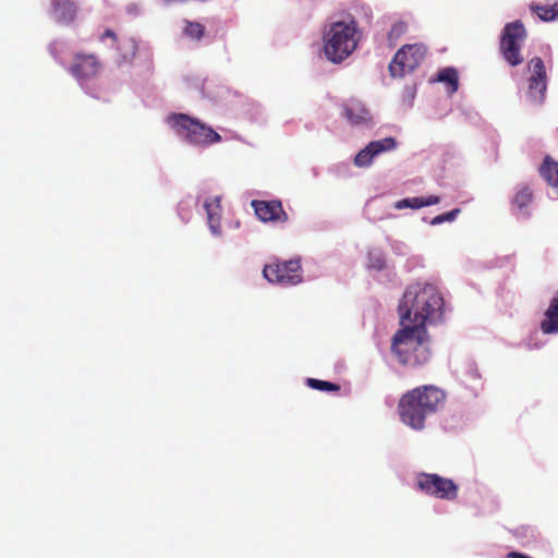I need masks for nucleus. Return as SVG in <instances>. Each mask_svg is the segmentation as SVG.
Masks as SVG:
<instances>
[{
	"mask_svg": "<svg viewBox=\"0 0 558 558\" xmlns=\"http://www.w3.org/2000/svg\"><path fill=\"white\" fill-rule=\"evenodd\" d=\"M444 299L433 284L416 283L409 287L399 303L398 312L400 324L425 328L426 323H434L441 318Z\"/></svg>",
	"mask_w": 558,
	"mask_h": 558,
	"instance_id": "1",
	"label": "nucleus"
},
{
	"mask_svg": "<svg viewBox=\"0 0 558 558\" xmlns=\"http://www.w3.org/2000/svg\"><path fill=\"white\" fill-rule=\"evenodd\" d=\"M446 401V392L434 385H423L403 393L398 402V414L403 424L422 430L426 420L436 414Z\"/></svg>",
	"mask_w": 558,
	"mask_h": 558,
	"instance_id": "2",
	"label": "nucleus"
},
{
	"mask_svg": "<svg viewBox=\"0 0 558 558\" xmlns=\"http://www.w3.org/2000/svg\"><path fill=\"white\" fill-rule=\"evenodd\" d=\"M391 350L403 365L418 366L427 363L430 350L426 328L405 325L395 333Z\"/></svg>",
	"mask_w": 558,
	"mask_h": 558,
	"instance_id": "3",
	"label": "nucleus"
},
{
	"mask_svg": "<svg viewBox=\"0 0 558 558\" xmlns=\"http://www.w3.org/2000/svg\"><path fill=\"white\" fill-rule=\"evenodd\" d=\"M323 39L326 58L333 63H340L357 47L360 40L357 22L354 19L333 22L325 31Z\"/></svg>",
	"mask_w": 558,
	"mask_h": 558,
	"instance_id": "4",
	"label": "nucleus"
},
{
	"mask_svg": "<svg viewBox=\"0 0 558 558\" xmlns=\"http://www.w3.org/2000/svg\"><path fill=\"white\" fill-rule=\"evenodd\" d=\"M169 120L178 135L191 144L208 146L221 141V136L214 129L187 114L174 113Z\"/></svg>",
	"mask_w": 558,
	"mask_h": 558,
	"instance_id": "5",
	"label": "nucleus"
},
{
	"mask_svg": "<svg viewBox=\"0 0 558 558\" xmlns=\"http://www.w3.org/2000/svg\"><path fill=\"white\" fill-rule=\"evenodd\" d=\"M427 47L424 44L403 45L389 63V72L393 77H403L413 72L426 58Z\"/></svg>",
	"mask_w": 558,
	"mask_h": 558,
	"instance_id": "6",
	"label": "nucleus"
},
{
	"mask_svg": "<svg viewBox=\"0 0 558 558\" xmlns=\"http://www.w3.org/2000/svg\"><path fill=\"white\" fill-rule=\"evenodd\" d=\"M525 37L526 31L521 21L508 23L504 27L500 39V52L511 66H517L523 62L521 43Z\"/></svg>",
	"mask_w": 558,
	"mask_h": 558,
	"instance_id": "7",
	"label": "nucleus"
},
{
	"mask_svg": "<svg viewBox=\"0 0 558 558\" xmlns=\"http://www.w3.org/2000/svg\"><path fill=\"white\" fill-rule=\"evenodd\" d=\"M416 486L422 493L445 500H454L459 489L452 480L435 473L417 474Z\"/></svg>",
	"mask_w": 558,
	"mask_h": 558,
	"instance_id": "8",
	"label": "nucleus"
},
{
	"mask_svg": "<svg viewBox=\"0 0 558 558\" xmlns=\"http://www.w3.org/2000/svg\"><path fill=\"white\" fill-rule=\"evenodd\" d=\"M263 275L271 283L294 286L302 281L301 263L299 259L274 262L264 267Z\"/></svg>",
	"mask_w": 558,
	"mask_h": 558,
	"instance_id": "9",
	"label": "nucleus"
},
{
	"mask_svg": "<svg viewBox=\"0 0 558 558\" xmlns=\"http://www.w3.org/2000/svg\"><path fill=\"white\" fill-rule=\"evenodd\" d=\"M68 71L76 81L84 83L101 73L102 63L95 53L76 52Z\"/></svg>",
	"mask_w": 558,
	"mask_h": 558,
	"instance_id": "10",
	"label": "nucleus"
},
{
	"mask_svg": "<svg viewBox=\"0 0 558 558\" xmlns=\"http://www.w3.org/2000/svg\"><path fill=\"white\" fill-rule=\"evenodd\" d=\"M527 68L531 73L527 80V96L534 104H542L547 90V73L544 61L539 57H534L529 61Z\"/></svg>",
	"mask_w": 558,
	"mask_h": 558,
	"instance_id": "11",
	"label": "nucleus"
},
{
	"mask_svg": "<svg viewBox=\"0 0 558 558\" xmlns=\"http://www.w3.org/2000/svg\"><path fill=\"white\" fill-rule=\"evenodd\" d=\"M255 215L263 222L268 223H286L289 219L280 201H259L254 199L251 203Z\"/></svg>",
	"mask_w": 558,
	"mask_h": 558,
	"instance_id": "12",
	"label": "nucleus"
},
{
	"mask_svg": "<svg viewBox=\"0 0 558 558\" xmlns=\"http://www.w3.org/2000/svg\"><path fill=\"white\" fill-rule=\"evenodd\" d=\"M396 147L397 142L393 137L373 141L356 154L354 165L356 167H368L376 156L385 151L393 150Z\"/></svg>",
	"mask_w": 558,
	"mask_h": 558,
	"instance_id": "13",
	"label": "nucleus"
},
{
	"mask_svg": "<svg viewBox=\"0 0 558 558\" xmlns=\"http://www.w3.org/2000/svg\"><path fill=\"white\" fill-rule=\"evenodd\" d=\"M78 8L73 0H51V15L62 24H71L77 14Z\"/></svg>",
	"mask_w": 558,
	"mask_h": 558,
	"instance_id": "14",
	"label": "nucleus"
},
{
	"mask_svg": "<svg viewBox=\"0 0 558 558\" xmlns=\"http://www.w3.org/2000/svg\"><path fill=\"white\" fill-rule=\"evenodd\" d=\"M541 330L545 335L558 333V291L549 302L541 322Z\"/></svg>",
	"mask_w": 558,
	"mask_h": 558,
	"instance_id": "15",
	"label": "nucleus"
},
{
	"mask_svg": "<svg viewBox=\"0 0 558 558\" xmlns=\"http://www.w3.org/2000/svg\"><path fill=\"white\" fill-rule=\"evenodd\" d=\"M204 208L207 214L208 226L214 234L220 233L221 204L220 197H211L205 201Z\"/></svg>",
	"mask_w": 558,
	"mask_h": 558,
	"instance_id": "16",
	"label": "nucleus"
},
{
	"mask_svg": "<svg viewBox=\"0 0 558 558\" xmlns=\"http://www.w3.org/2000/svg\"><path fill=\"white\" fill-rule=\"evenodd\" d=\"M539 174L558 193V162L546 156L539 167Z\"/></svg>",
	"mask_w": 558,
	"mask_h": 558,
	"instance_id": "17",
	"label": "nucleus"
},
{
	"mask_svg": "<svg viewBox=\"0 0 558 558\" xmlns=\"http://www.w3.org/2000/svg\"><path fill=\"white\" fill-rule=\"evenodd\" d=\"M530 9L544 22L558 19V0H547L544 4L531 3Z\"/></svg>",
	"mask_w": 558,
	"mask_h": 558,
	"instance_id": "18",
	"label": "nucleus"
},
{
	"mask_svg": "<svg viewBox=\"0 0 558 558\" xmlns=\"http://www.w3.org/2000/svg\"><path fill=\"white\" fill-rule=\"evenodd\" d=\"M440 202L439 196L436 195H429L427 197H412V198H403L395 204L396 209H403V208H412V209H418L425 206H432L436 205Z\"/></svg>",
	"mask_w": 558,
	"mask_h": 558,
	"instance_id": "19",
	"label": "nucleus"
},
{
	"mask_svg": "<svg viewBox=\"0 0 558 558\" xmlns=\"http://www.w3.org/2000/svg\"><path fill=\"white\" fill-rule=\"evenodd\" d=\"M533 201V192L526 184H521L518 186L517 192L512 198V205L518 207V209L525 216L529 217V213L525 208Z\"/></svg>",
	"mask_w": 558,
	"mask_h": 558,
	"instance_id": "20",
	"label": "nucleus"
},
{
	"mask_svg": "<svg viewBox=\"0 0 558 558\" xmlns=\"http://www.w3.org/2000/svg\"><path fill=\"white\" fill-rule=\"evenodd\" d=\"M435 81L448 84L449 94L456 93L459 88L458 72L453 68L441 69Z\"/></svg>",
	"mask_w": 558,
	"mask_h": 558,
	"instance_id": "21",
	"label": "nucleus"
},
{
	"mask_svg": "<svg viewBox=\"0 0 558 558\" xmlns=\"http://www.w3.org/2000/svg\"><path fill=\"white\" fill-rule=\"evenodd\" d=\"M306 384L312 389L320 390V391H339L340 386L330 381L320 380L316 378H308Z\"/></svg>",
	"mask_w": 558,
	"mask_h": 558,
	"instance_id": "22",
	"label": "nucleus"
},
{
	"mask_svg": "<svg viewBox=\"0 0 558 558\" xmlns=\"http://www.w3.org/2000/svg\"><path fill=\"white\" fill-rule=\"evenodd\" d=\"M204 33H205V27L203 24H201L198 22L186 21V25L184 27V34L187 37H190L192 39L199 40L204 36Z\"/></svg>",
	"mask_w": 558,
	"mask_h": 558,
	"instance_id": "23",
	"label": "nucleus"
},
{
	"mask_svg": "<svg viewBox=\"0 0 558 558\" xmlns=\"http://www.w3.org/2000/svg\"><path fill=\"white\" fill-rule=\"evenodd\" d=\"M407 31V24L403 22H399L392 25L390 32L388 33V40L391 43L392 40H397L400 38Z\"/></svg>",
	"mask_w": 558,
	"mask_h": 558,
	"instance_id": "24",
	"label": "nucleus"
},
{
	"mask_svg": "<svg viewBox=\"0 0 558 558\" xmlns=\"http://www.w3.org/2000/svg\"><path fill=\"white\" fill-rule=\"evenodd\" d=\"M459 213H460V209L454 208L448 213H445V214L434 217L430 223L435 226V225H440L446 221H452L456 219V217L458 216Z\"/></svg>",
	"mask_w": 558,
	"mask_h": 558,
	"instance_id": "25",
	"label": "nucleus"
},
{
	"mask_svg": "<svg viewBox=\"0 0 558 558\" xmlns=\"http://www.w3.org/2000/svg\"><path fill=\"white\" fill-rule=\"evenodd\" d=\"M365 110L361 109L360 112L355 113L353 111V108L347 107L345 108V117L352 124H360L365 121L364 117Z\"/></svg>",
	"mask_w": 558,
	"mask_h": 558,
	"instance_id": "26",
	"label": "nucleus"
},
{
	"mask_svg": "<svg viewBox=\"0 0 558 558\" xmlns=\"http://www.w3.org/2000/svg\"><path fill=\"white\" fill-rule=\"evenodd\" d=\"M106 39H110L112 41V46H114L118 41V36L112 29L107 28L99 37L100 41H105Z\"/></svg>",
	"mask_w": 558,
	"mask_h": 558,
	"instance_id": "27",
	"label": "nucleus"
},
{
	"mask_svg": "<svg viewBox=\"0 0 558 558\" xmlns=\"http://www.w3.org/2000/svg\"><path fill=\"white\" fill-rule=\"evenodd\" d=\"M507 558H531L525 554L519 551H510L507 554Z\"/></svg>",
	"mask_w": 558,
	"mask_h": 558,
	"instance_id": "28",
	"label": "nucleus"
},
{
	"mask_svg": "<svg viewBox=\"0 0 558 558\" xmlns=\"http://www.w3.org/2000/svg\"><path fill=\"white\" fill-rule=\"evenodd\" d=\"M373 267L377 269H383L385 267V260L381 257L376 258L375 263L373 264Z\"/></svg>",
	"mask_w": 558,
	"mask_h": 558,
	"instance_id": "29",
	"label": "nucleus"
}]
</instances>
